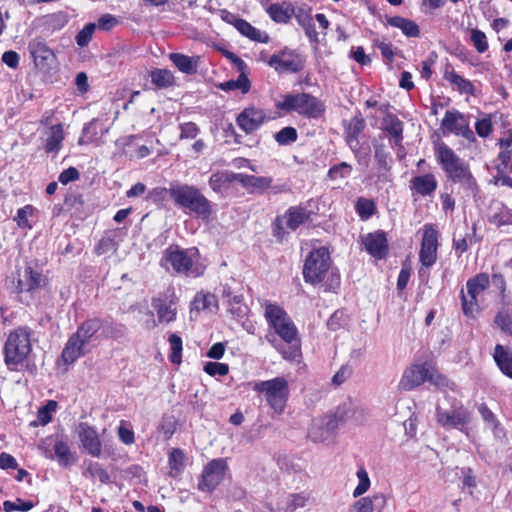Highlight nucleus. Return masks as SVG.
<instances>
[{
  "mask_svg": "<svg viewBox=\"0 0 512 512\" xmlns=\"http://www.w3.org/2000/svg\"><path fill=\"white\" fill-rule=\"evenodd\" d=\"M97 122L98 120L93 118L90 122L85 124L79 139V144H90L98 140Z\"/></svg>",
  "mask_w": 512,
  "mask_h": 512,
  "instance_id": "52",
  "label": "nucleus"
},
{
  "mask_svg": "<svg viewBox=\"0 0 512 512\" xmlns=\"http://www.w3.org/2000/svg\"><path fill=\"white\" fill-rule=\"evenodd\" d=\"M436 421L444 428L458 429L463 431L471 420L470 412L460 406L452 410H444L441 407L436 408Z\"/></svg>",
  "mask_w": 512,
  "mask_h": 512,
  "instance_id": "18",
  "label": "nucleus"
},
{
  "mask_svg": "<svg viewBox=\"0 0 512 512\" xmlns=\"http://www.w3.org/2000/svg\"><path fill=\"white\" fill-rule=\"evenodd\" d=\"M228 470L227 461L224 458L212 459L201 472L197 488L199 491L213 493L224 480Z\"/></svg>",
  "mask_w": 512,
  "mask_h": 512,
  "instance_id": "13",
  "label": "nucleus"
},
{
  "mask_svg": "<svg viewBox=\"0 0 512 512\" xmlns=\"http://www.w3.org/2000/svg\"><path fill=\"white\" fill-rule=\"evenodd\" d=\"M83 476L92 480L98 479L101 484H109L111 482L108 471L98 462H89L83 472Z\"/></svg>",
  "mask_w": 512,
  "mask_h": 512,
  "instance_id": "42",
  "label": "nucleus"
},
{
  "mask_svg": "<svg viewBox=\"0 0 512 512\" xmlns=\"http://www.w3.org/2000/svg\"><path fill=\"white\" fill-rule=\"evenodd\" d=\"M29 52L36 66L42 69L50 68L55 60V53L44 41L33 40L28 46Z\"/></svg>",
  "mask_w": 512,
  "mask_h": 512,
  "instance_id": "27",
  "label": "nucleus"
},
{
  "mask_svg": "<svg viewBox=\"0 0 512 512\" xmlns=\"http://www.w3.org/2000/svg\"><path fill=\"white\" fill-rule=\"evenodd\" d=\"M168 342L171 351L169 355V360L171 361V363L179 365L182 362V338L176 333H172L168 338Z\"/></svg>",
  "mask_w": 512,
  "mask_h": 512,
  "instance_id": "46",
  "label": "nucleus"
},
{
  "mask_svg": "<svg viewBox=\"0 0 512 512\" xmlns=\"http://www.w3.org/2000/svg\"><path fill=\"white\" fill-rule=\"evenodd\" d=\"M63 140L64 130L62 124L51 126L44 145L45 152L47 154L58 153L62 149Z\"/></svg>",
  "mask_w": 512,
  "mask_h": 512,
  "instance_id": "38",
  "label": "nucleus"
},
{
  "mask_svg": "<svg viewBox=\"0 0 512 512\" xmlns=\"http://www.w3.org/2000/svg\"><path fill=\"white\" fill-rule=\"evenodd\" d=\"M353 167L347 162H340L331 166L327 172L329 180H337L348 177L352 173Z\"/></svg>",
  "mask_w": 512,
  "mask_h": 512,
  "instance_id": "51",
  "label": "nucleus"
},
{
  "mask_svg": "<svg viewBox=\"0 0 512 512\" xmlns=\"http://www.w3.org/2000/svg\"><path fill=\"white\" fill-rule=\"evenodd\" d=\"M268 65L278 73H298L305 67V58L297 50L285 47L271 55Z\"/></svg>",
  "mask_w": 512,
  "mask_h": 512,
  "instance_id": "15",
  "label": "nucleus"
},
{
  "mask_svg": "<svg viewBox=\"0 0 512 512\" xmlns=\"http://www.w3.org/2000/svg\"><path fill=\"white\" fill-rule=\"evenodd\" d=\"M253 390L263 394L269 407L277 414H282L290 395L289 383L284 377L256 382Z\"/></svg>",
  "mask_w": 512,
  "mask_h": 512,
  "instance_id": "9",
  "label": "nucleus"
},
{
  "mask_svg": "<svg viewBox=\"0 0 512 512\" xmlns=\"http://www.w3.org/2000/svg\"><path fill=\"white\" fill-rule=\"evenodd\" d=\"M119 24L120 20L118 17L106 13L99 17L96 24V28H98L101 31L109 32Z\"/></svg>",
  "mask_w": 512,
  "mask_h": 512,
  "instance_id": "62",
  "label": "nucleus"
},
{
  "mask_svg": "<svg viewBox=\"0 0 512 512\" xmlns=\"http://www.w3.org/2000/svg\"><path fill=\"white\" fill-rule=\"evenodd\" d=\"M438 188V180L434 173L415 175L409 181V190L414 200L433 197Z\"/></svg>",
  "mask_w": 512,
  "mask_h": 512,
  "instance_id": "20",
  "label": "nucleus"
},
{
  "mask_svg": "<svg viewBox=\"0 0 512 512\" xmlns=\"http://www.w3.org/2000/svg\"><path fill=\"white\" fill-rule=\"evenodd\" d=\"M119 440L125 445H132L135 442V433L131 428V424L125 420H121L117 429Z\"/></svg>",
  "mask_w": 512,
  "mask_h": 512,
  "instance_id": "56",
  "label": "nucleus"
},
{
  "mask_svg": "<svg viewBox=\"0 0 512 512\" xmlns=\"http://www.w3.org/2000/svg\"><path fill=\"white\" fill-rule=\"evenodd\" d=\"M470 41L478 53H485L489 48L486 34L477 28L471 30Z\"/></svg>",
  "mask_w": 512,
  "mask_h": 512,
  "instance_id": "54",
  "label": "nucleus"
},
{
  "mask_svg": "<svg viewBox=\"0 0 512 512\" xmlns=\"http://www.w3.org/2000/svg\"><path fill=\"white\" fill-rule=\"evenodd\" d=\"M152 306L157 313L159 322L170 323L176 320L177 308L174 292L171 298L159 296L152 298Z\"/></svg>",
  "mask_w": 512,
  "mask_h": 512,
  "instance_id": "25",
  "label": "nucleus"
},
{
  "mask_svg": "<svg viewBox=\"0 0 512 512\" xmlns=\"http://www.w3.org/2000/svg\"><path fill=\"white\" fill-rule=\"evenodd\" d=\"M437 163L441 166L448 181L460 184L464 190L473 194L479 192V185L469 163L460 158L455 151L444 142L434 147Z\"/></svg>",
  "mask_w": 512,
  "mask_h": 512,
  "instance_id": "3",
  "label": "nucleus"
},
{
  "mask_svg": "<svg viewBox=\"0 0 512 512\" xmlns=\"http://www.w3.org/2000/svg\"><path fill=\"white\" fill-rule=\"evenodd\" d=\"M101 329L106 338H118L122 336L121 328L98 317L90 318L82 322L73 334L82 340L83 343L88 344L90 340L96 337Z\"/></svg>",
  "mask_w": 512,
  "mask_h": 512,
  "instance_id": "14",
  "label": "nucleus"
},
{
  "mask_svg": "<svg viewBox=\"0 0 512 512\" xmlns=\"http://www.w3.org/2000/svg\"><path fill=\"white\" fill-rule=\"evenodd\" d=\"M198 254L199 251L195 247L184 249L178 245H170L164 250L160 265L175 274L198 278L205 272V267L194 260V256Z\"/></svg>",
  "mask_w": 512,
  "mask_h": 512,
  "instance_id": "5",
  "label": "nucleus"
},
{
  "mask_svg": "<svg viewBox=\"0 0 512 512\" xmlns=\"http://www.w3.org/2000/svg\"><path fill=\"white\" fill-rule=\"evenodd\" d=\"M169 59L180 72L193 75L198 70L200 56H188L175 52L169 54Z\"/></svg>",
  "mask_w": 512,
  "mask_h": 512,
  "instance_id": "35",
  "label": "nucleus"
},
{
  "mask_svg": "<svg viewBox=\"0 0 512 512\" xmlns=\"http://www.w3.org/2000/svg\"><path fill=\"white\" fill-rule=\"evenodd\" d=\"M382 129L393 139L395 146L402 147L404 124L395 114L388 113L383 118Z\"/></svg>",
  "mask_w": 512,
  "mask_h": 512,
  "instance_id": "34",
  "label": "nucleus"
},
{
  "mask_svg": "<svg viewBox=\"0 0 512 512\" xmlns=\"http://www.w3.org/2000/svg\"><path fill=\"white\" fill-rule=\"evenodd\" d=\"M35 212L36 208L31 204H27L24 207H21L17 210V213L14 216L13 220L16 222L19 228L31 230L33 228V225L29 221V217L34 216Z\"/></svg>",
  "mask_w": 512,
  "mask_h": 512,
  "instance_id": "44",
  "label": "nucleus"
},
{
  "mask_svg": "<svg viewBox=\"0 0 512 512\" xmlns=\"http://www.w3.org/2000/svg\"><path fill=\"white\" fill-rule=\"evenodd\" d=\"M230 59L236 64L237 68L241 70L240 75L236 80H228L220 83L219 88L223 91L240 90L243 94H246L251 89V82L243 70L247 67L246 63L238 56L230 53Z\"/></svg>",
  "mask_w": 512,
  "mask_h": 512,
  "instance_id": "26",
  "label": "nucleus"
},
{
  "mask_svg": "<svg viewBox=\"0 0 512 512\" xmlns=\"http://www.w3.org/2000/svg\"><path fill=\"white\" fill-rule=\"evenodd\" d=\"M388 25L398 28L407 37H418L420 35V29L416 22L401 17L393 16L386 19Z\"/></svg>",
  "mask_w": 512,
  "mask_h": 512,
  "instance_id": "39",
  "label": "nucleus"
},
{
  "mask_svg": "<svg viewBox=\"0 0 512 512\" xmlns=\"http://www.w3.org/2000/svg\"><path fill=\"white\" fill-rule=\"evenodd\" d=\"M494 323L504 333L512 335V317L506 311H499L495 318Z\"/></svg>",
  "mask_w": 512,
  "mask_h": 512,
  "instance_id": "60",
  "label": "nucleus"
},
{
  "mask_svg": "<svg viewBox=\"0 0 512 512\" xmlns=\"http://www.w3.org/2000/svg\"><path fill=\"white\" fill-rule=\"evenodd\" d=\"M79 439L83 448L93 457H99L102 452V443L96 429L87 423L79 425Z\"/></svg>",
  "mask_w": 512,
  "mask_h": 512,
  "instance_id": "24",
  "label": "nucleus"
},
{
  "mask_svg": "<svg viewBox=\"0 0 512 512\" xmlns=\"http://www.w3.org/2000/svg\"><path fill=\"white\" fill-rule=\"evenodd\" d=\"M264 317L274 334H267L265 339L282 358L291 363H300L303 359L301 338L298 329L288 313L278 304L266 302Z\"/></svg>",
  "mask_w": 512,
  "mask_h": 512,
  "instance_id": "1",
  "label": "nucleus"
},
{
  "mask_svg": "<svg viewBox=\"0 0 512 512\" xmlns=\"http://www.w3.org/2000/svg\"><path fill=\"white\" fill-rule=\"evenodd\" d=\"M236 30L244 37L257 43H268L270 41L269 35L265 31H261L251 25L245 19H241L237 25Z\"/></svg>",
  "mask_w": 512,
  "mask_h": 512,
  "instance_id": "37",
  "label": "nucleus"
},
{
  "mask_svg": "<svg viewBox=\"0 0 512 512\" xmlns=\"http://www.w3.org/2000/svg\"><path fill=\"white\" fill-rule=\"evenodd\" d=\"M85 346L86 344L82 340L72 334L61 352L57 362L58 366H64L63 371L67 372L72 364L86 354Z\"/></svg>",
  "mask_w": 512,
  "mask_h": 512,
  "instance_id": "22",
  "label": "nucleus"
},
{
  "mask_svg": "<svg viewBox=\"0 0 512 512\" xmlns=\"http://www.w3.org/2000/svg\"><path fill=\"white\" fill-rule=\"evenodd\" d=\"M380 500L382 504L385 503V497L383 495H374L373 498L362 497L357 500L350 512H374V501Z\"/></svg>",
  "mask_w": 512,
  "mask_h": 512,
  "instance_id": "48",
  "label": "nucleus"
},
{
  "mask_svg": "<svg viewBox=\"0 0 512 512\" xmlns=\"http://www.w3.org/2000/svg\"><path fill=\"white\" fill-rule=\"evenodd\" d=\"M192 309L197 311L211 310L212 308H218V300L216 296L210 292L200 291L198 292L192 301Z\"/></svg>",
  "mask_w": 512,
  "mask_h": 512,
  "instance_id": "41",
  "label": "nucleus"
},
{
  "mask_svg": "<svg viewBox=\"0 0 512 512\" xmlns=\"http://www.w3.org/2000/svg\"><path fill=\"white\" fill-rule=\"evenodd\" d=\"M376 210V203L373 199L359 197L355 203V211L362 221L370 219Z\"/></svg>",
  "mask_w": 512,
  "mask_h": 512,
  "instance_id": "43",
  "label": "nucleus"
},
{
  "mask_svg": "<svg viewBox=\"0 0 512 512\" xmlns=\"http://www.w3.org/2000/svg\"><path fill=\"white\" fill-rule=\"evenodd\" d=\"M493 358L502 374L512 379V352L503 345L497 344L494 348Z\"/></svg>",
  "mask_w": 512,
  "mask_h": 512,
  "instance_id": "36",
  "label": "nucleus"
},
{
  "mask_svg": "<svg viewBox=\"0 0 512 512\" xmlns=\"http://www.w3.org/2000/svg\"><path fill=\"white\" fill-rule=\"evenodd\" d=\"M374 158L378 169L384 172H389L391 170V166L389 164L390 154L386 151L384 144L375 145Z\"/></svg>",
  "mask_w": 512,
  "mask_h": 512,
  "instance_id": "50",
  "label": "nucleus"
},
{
  "mask_svg": "<svg viewBox=\"0 0 512 512\" xmlns=\"http://www.w3.org/2000/svg\"><path fill=\"white\" fill-rule=\"evenodd\" d=\"M426 381H433V375L429 370L428 364H414L408 367L399 382V388L404 391H410Z\"/></svg>",
  "mask_w": 512,
  "mask_h": 512,
  "instance_id": "19",
  "label": "nucleus"
},
{
  "mask_svg": "<svg viewBox=\"0 0 512 512\" xmlns=\"http://www.w3.org/2000/svg\"><path fill=\"white\" fill-rule=\"evenodd\" d=\"M439 231L434 224H425L419 250V275L427 273L437 261L439 248Z\"/></svg>",
  "mask_w": 512,
  "mask_h": 512,
  "instance_id": "11",
  "label": "nucleus"
},
{
  "mask_svg": "<svg viewBox=\"0 0 512 512\" xmlns=\"http://www.w3.org/2000/svg\"><path fill=\"white\" fill-rule=\"evenodd\" d=\"M46 282L47 279L43 277L41 272L27 266L24 270V279L18 281L17 288L19 292H32L45 285Z\"/></svg>",
  "mask_w": 512,
  "mask_h": 512,
  "instance_id": "33",
  "label": "nucleus"
},
{
  "mask_svg": "<svg viewBox=\"0 0 512 512\" xmlns=\"http://www.w3.org/2000/svg\"><path fill=\"white\" fill-rule=\"evenodd\" d=\"M357 477L359 479V483L353 491L354 497H359L366 493L370 488V479L366 469L363 466H360L357 470Z\"/></svg>",
  "mask_w": 512,
  "mask_h": 512,
  "instance_id": "58",
  "label": "nucleus"
},
{
  "mask_svg": "<svg viewBox=\"0 0 512 512\" xmlns=\"http://www.w3.org/2000/svg\"><path fill=\"white\" fill-rule=\"evenodd\" d=\"M167 195L170 196V187H154L148 192L146 199L161 207L167 200Z\"/></svg>",
  "mask_w": 512,
  "mask_h": 512,
  "instance_id": "57",
  "label": "nucleus"
},
{
  "mask_svg": "<svg viewBox=\"0 0 512 512\" xmlns=\"http://www.w3.org/2000/svg\"><path fill=\"white\" fill-rule=\"evenodd\" d=\"M54 453L58 463L63 467H68L73 462V457L68 444L64 441H57L54 444Z\"/></svg>",
  "mask_w": 512,
  "mask_h": 512,
  "instance_id": "47",
  "label": "nucleus"
},
{
  "mask_svg": "<svg viewBox=\"0 0 512 512\" xmlns=\"http://www.w3.org/2000/svg\"><path fill=\"white\" fill-rule=\"evenodd\" d=\"M490 285L489 275L487 273H478L469 278L466 282L467 294L464 290L460 291L461 308L463 314L468 318H474L478 311V296L484 292Z\"/></svg>",
  "mask_w": 512,
  "mask_h": 512,
  "instance_id": "10",
  "label": "nucleus"
},
{
  "mask_svg": "<svg viewBox=\"0 0 512 512\" xmlns=\"http://www.w3.org/2000/svg\"><path fill=\"white\" fill-rule=\"evenodd\" d=\"M274 139L281 146L290 145L298 139V132L296 128L287 126L279 130L274 135Z\"/></svg>",
  "mask_w": 512,
  "mask_h": 512,
  "instance_id": "49",
  "label": "nucleus"
},
{
  "mask_svg": "<svg viewBox=\"0 0 512 512\" xmlns=\"http://www.w3.org/2000/svg\"><path fill=\"white\" fill-rule=\"evenodd\" d=\"M497 145L499 152L495 161L497 174L494 176L495 182L502 186L512 188V177L508 173L512 172V132L509 130L501 136Z\"/></svg>",
  "mask_w": 512,
  "mask_h": 512,
  "instance_id": "12",
  "label": "nucleus"
},
{
  "mask_svg": "<svg viewBox=\"0 0 512 512\" xmlns=\"http://www.w3.org/2000/svg\"><path fill=\"white\" fill-rule=\"evenodd\" d=\"M151 81L158 88H168L174 84L175 78L167 69L156 68L151 71Z\"/></svg>",
  "mask_w": 512,
  "mask_h": 512,
  "instance_id": "45",
  "label": "nucleus"
},
{
  "mask_svg": "<svg viewBox=\"0 0 512 512\" xmlns=\"http://www.w3.org/2000/svg\"><path fill=\"white\" fill-rule=\"evenodd\" d=\"M33 502L32 501H24L20 498H17L15 502L12 501H4L3 503V509L5 512H12V511H22L27 512L33 508Z\"/></svg>",
  "mask_w": 512,
  "mask_h": 512,
  "instance_id": "61",
  "label": "nucleus"
},
{
  "mask_svg": "<svg viewBox=\"0 0 512 512\" xmlns=\"http://www.w3.org/2000/svg\"><path fill=\"white\" fill-rule=\"evenodd\" d=\"M33 330L28 326H19L8 334L3 347L4 362L10 371H18L32 352L31 336Z\"/></svg>",
  "mask_w": 512,
  "mask_h": 512,
  "instance_id": "7",
  "label": "nucleus"
},
{
  "mask_svg": "<svg viewBox=\"0 0 512 512\" xmlns=\"http://www.w3.org/2000/svg\"><path fill=\"white\" fill-rule=\"evenodd\" d=\"M275 106L286 114L296 113L307 119H319L326 112L325 102L307 92L287 93Z\"/></svg>",
  "mask_w": 512,
  "mask_h": 512,
  "instance_id": "6",
  "label": "nucleus"
},
{
  "mask_svg": "<svg viewBox=\"0 0 512 512\" xmlns=\"http://www.w3.org/2000/svg\"><path fill=\"white\" fill-rule=\"evenodd\" d=\"M365 250L375 259H383L389 252L387 235L383 230L368 233L363 238Z\"/></svg>",
  "mask_w": 512,
  "mask_h": 512,
  "instance_id": "23",
  "label": "nucleus"
},
{
  "mask_svg": "<svg viewBox=\"0 0 512 512\" xmlns=\"http://www.w3.org/2000/svg\"><path fill=\"white\" fill-rule=\"evenodd\" d=\"M476 134L481 138H487L493 132V123L491 115L487 114L483 118L478 119L475 123Z\"/></svg>",
  "mask_w": 512,
  "mask_h": 512,
  "instance_id": "59",
  "label": "nucleus"
},
{
  "mask_svg": "<svg viewBox=\"0 0 512 512\" xmlns=\"http://www.w3.org/2000/svg\"><path fill=\"white\" fill-rule=\"evenodd\" d=\"M96 30V23H87L76 35V43L83 48L88 46Z\"/></svg>",
  "mask_w": 512,
  "mask_h": 512,
  "instance_id": "55",
  "label": "nucleus"
},
{
  "mask_svg": "<svg viewBox=\"0 0 512 512\" xmlns=\"http://www.w3.org/2000/svg\"><path fill=\"white\" fill-rule=\"evenodd\" d=\"M265 120L264 110L255 106L244 108L235 119L237 126L247 135L257 131Z\"/></svg>",
  "mask_w": 512,
  "mask_h": 512,
  "instance_id": "21",
  "label": "nucleus"
},
{
  "mask_svg": "<svg viewBox=\"0 0 512 512\" xmlns=\"http://www.w3.org/2000/svg\"><path fill=\"white\" fill-rule=\"evenodd\" d=\"M271 20L279 24H287L295 14V8L291 3H272L265 8Z\"/></svg>",
  "mask_w": 512,
  "mask_h": 512,
  "instance_id": "31",
  "label": "nucleus"
},
{
  "mask_svg": "<svg viewBox=\"0 0 512 512\" xmlns=\"http://www.w3.org/2000/svg\"><path fill=\"white\" fill-rule=\"evenodd\" d=\"M204 371L210 376H215V375L225 376L229 372V366L226 363L207 362L204 365Z\"/></svg>",
  "mask_w": 512,
  "mask_h": 512,
  "instance_id": "63",
  "label": "nucleus"
},
{
  "mask_svg": "<svg viewBox=\"0 0 512 512\" xmlns=\"http://www.w3.org/2000/svg\"><path fill=\"white\" fill-rule=\"evenodd\" d=\"M302 275L305 283L320 285L325 292L336 291L340 287V273L333 267L331 253L326 246L308 252L303 262Z\"/></svg>",
  "mask_w": 512,
  "mask_h": 512,
  "instance_id": "2",
  "label": "nucleus"
},
{
  "mask_svg": "<svg viewBox=\"0 0 512 512\" xmlns=\"http://www.w3.org/2000/svg\"><path fill=\"white\" fill-rule=\"evenodd\" d=\"M294 17L296 18L297 23L304 29L309 41L312 44H318L319 37L314 24V18L311 14V8H298L295 11Z\"/></svg>",
  "mask_w": 512,
  "mask_h": 512,
  "instance_id": "32",
  "label": "nucleus"
},
{
  "mask_svg": "<svg viewBox=\"0 0 512 512\" xmlns=\"http://www.w3.org/2000/svg\"><path fill=\"white\" fill-rule=\"evenodd\" d=\"M222 298L227 305L228 313L235 319H243L248 314V306L244 303V297L241 294H233L229 287H224Z\"/></svg>",
  "mask_w": 512,
  "mask_h": 512,
  "instance_id": "28",
  "label": "nucleus"
},
{
  "mask_svg": "<svg viewBox=\"0 0 512 512\" xmlns=\"http://www.w3.org/2000/svg\"><path fill=\"white\" fill-rule=\"evenodd\" d=\"M443 78L460 94L475 95V86L472 81L456 73L449 62L444 67Z\"/></svg>",
  "mask_w": 512,
  "mask_h": 512,
  "instance_id": "29",
  "label": "nucleus"
},
{
  "mask_svg": "<svg viewBox=\"0 0 512 512\" xmlns=\"http://www.w3.org/2000/svg\"><path fill=\"white\" fill-rule=\"evenodd\" d=\"M315 215L316 213L306 205L290 206L283 215H277L272 221V235L281 243L286 239L289 231L294 232L303 225H311Z\"/></svg>",
  "mask_w": 512,
  "mask_h": 512,
  "instance_id": "8",
  "label": "nucleus"
},
{
  "mask_svg": "<svg viewBox=\"0 0 512 512\" xmlns=\"http://www.w3.org/2000/svg\"><path fill=\"white\" fill-rule=\"evenodd\" d=\"M186 455L180 448H172L168 454L169 476L177 478L185 468Z\"/></svg>",
  "mask_w": 512,
  "mask_h": 512,
  "instance_id": "40",
  "label": "nucleus"
},
{
  "mask_svg": "<svg viewBox=\"0 0 512 512\" xmlns=\"http://www.w3.org/2000/svg\"><path fill=\"white\" fill-rule=\"evenodd\" d=\"M45 24L53 31L60 30L67 25L69 18L66 12L58 11L45 16Z\"/></svg>",
  "mask_w": 512,
  "mask_h": 512,
  "instance_id": "53",
  "label": "nucleus"
},
{
  "mask_svg": "<svg viewBox=\"0 0 512 512\" xmlns=\"http://www.w3.org/2000/svg\"><path fill=\"white\" fill-rule=\"evenodd\" d=\"M170 198L174 205L207 223L212 219L213 204L194 185L173 181L170 183Z\"/></svg>",
  "mask_w": 512,
  "mask_h": 512,
  "instance_id": "4",
  "label": "nucleus"
},
{
  "mask_svg": "<svg viewBox=\"0 0 512 512\" xmlns=\"http://www.w3.org/2000/svg\"><path fill=\"white\" fill-rule=\"evenodd\" d=\"M180 139H194L199 133V127L194 122H185L179 125Z\"/></svg>",
  "mask_w": 512,
  "mask_h": 512,
  "instance_id": "64",
  "label": "nucleus"
},
{
  "mask_svg": "<svg viewBox=\"0 0 512 512\" xmlns=\"http://www.w3.org/2000/svg\"><path fill=\"white\" fill-rule=\"evenodd\" d=\"M444 131L461 136L468 142H475L476 137L466 117L458 110H447L441 120Z\"/></svg>",
  "mask_w": 512,
  "mask_h": 512,
  "instance_id": "16",
  "label": "nucleus"
},
{
  "mask_svg": "<svg viewBox=\"0 0 512 512\" xmlns=\"http://www.w3.org/2000/svg\"><path fill=\"white\" fill-rule=\"evenodd\" d=\"M235 179L251 192L263 193L272 188L273 178L266 176H254L239 173L235 175Z\"/></svg>",
  "mask_w": 512,
  "mask_h": 512,
  "instance_id": "30",
  "label": "nucleus"
},
{
  "mask_svg": "<svg viewBox=\"0 0 512 512\" xmlns=\"http://www.w3.org/2000/svg\"><path fill=\"white\" fill-rule=\"evenodd\" d=\"M344 140L351 149L355 159L361 161V150L359 137L366 128V122L360 111L350 118L348 121H344Z\"/></svg>",
  "mask_w": 512,
  "mask_h": 512,
  "instance_id": "17",
  "label": "nucleus"
}]
</instances>
